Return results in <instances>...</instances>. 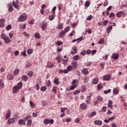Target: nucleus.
Instances as JSON below:
<instances>
[{
	"instance_id": "18",
	"label": "nucleus",
	"mask_w": 127,
	"mask_h": 127,
	"mask_svg": "<svg viewBox=\"0 0 127 127\" xmlns=\"http://www.w3.org/2000/svg\"><path fill=\"white\" fill-rule=\"evenodd\" d=\"M54 83H55L56 85H57V86H59V84L60 83V82H59V78L56 77L54 80Z\"/></svg>"
},
{
	"instance_id": "15",
	"label": "nucleus",
	"mask_w": 127,
	"mask_h": 127,
	"mask_svg": "<svg viewBox=\"0 0 127 127\" xmlns=\"http://www.w3.org/2000/svg\"><path fill=\"white\" fill-rule=\"evenodd\" d=\"M79 83V80H78L77 79H74L72 82L71 84L72 85H73L74 86H76L77 87V85H78Z\"/></svg>"
},
{
	"instance_id": "30",
	"label": "nucleus",
	"mask_w": 127,
	"mask_h": 127,
	"mask_svg": "<svg viewBox=\"0 0 127 127\" xmlns=\"http://www.w3.org/2000/svg\"><path fill=\"white\" fill-rule=\"evenodd\" d=\"M116 15L117 17H121L123 15V11H120L117 13Z\"/></svg>"
},
{
	"instance_id": "48",
	"label": "nucleus",
	"mask_w": 127,
	"mask_h": 127,
	"mask_svg": "<svg viewBox=\"0 0 127 127\" xmlns=\"http://www.w3.org/2000/svg\"><path fill=\"white\" fill-rule=\"evenodd\" d=\"M97 100L100 101V102H103V98H102V97H101L100 96H98Z\"/></svg>"
},
{
	"instance_id": "28",
	"label": "nucleus",
	"mask_w": 127,
	"mask_h": 127,
	"mask_svg": "<svg viewBox=\"0 0 127 127\" xmlns=\"http://www.w3.org/2000/svg\"><path fill=\"white\" fill-rule=\"evenodd\" d=\"M54 18H55V14L53 13L52 15L49 16V20H53Z\"/></svg>"
},
{
	"instance_id": "52",
	"label": "nucleus",
	"mask_w": 127,
	"mask_h": 127,
	"mask_svg": "<svg viewBox=\"0 0 127 127\" xmlns=\"http://www.w3.org/2000/svg\"><path fill=\"white\" fill-rule=\"evenodd\" d=\"M91 55L93 56V55H95V54H96V53H97V50H93L92 51H91Z\"/></svg>"
},
{
	"instance_id": "64",
	"label": "nucleus",
	"mask_w": 127,
	"mask_h": 127,
	"mask_svg": "<svg viewBox=\"0 0 127 127\" xmlns=\"http://www.w3.org/2000/svg\"><path fill=\"white\" fill-rule=\"evenodd\" d=\"M62 6H63V5H62V4H59V6H58V9H59V10L60 11H61V10H62V9H63V8H62Z\"/></svg>"
},
{
	"instance_id": "8",
	"label": "nucleus",
	"mask_w": 127,
	"mask_h": 127,
	"mask_svg": "<svg viewBox=\"0 0 127 127\" xmlns=\"http://www.w3.org/2000/svg\"><path fill=\"white\" fill-rule=\"evenodd\" d=\"M47 25H48L47 23L42 24V25L41 26V28L43 31H44L45 29H47Z\"/></svg>"
},
{
	"instance_id": "44",
	"label": "nucleus",
	"mask_w": 127,
	"mask_h": 127,
	"mask_svg": "<svg viewBox=\"0 0 127 127\" xmlns=\"http://www.w3.org/2000/svg\"><path fill=\"white\" fill-rule=\"evenodd\" d=\"M23 34L24 36H25V37H29V36H30V35H29V34L26 33V32H24L23 33Z\"/></svg>"
},
{
	"instance_id": "40",
	"label": "nucleus",
	"mask_w": 127,
	"mask_h": 127,
	"mask_svg": "<svg viewBox=\"0 0 127 127\" xmlns=\"http://www.w3.org/2000/svg\"><path fill=\"white\" fill-rule=\"evenodd\" d=\"M27 52L28 54H31L33 52V50L31 49H28L27 50Z\"/></svg>"
},
{
	"instance_id": "57",
	"label": "nucleus",
	"mask_w": 127,
	"mask_h": 127,
	"mask_svg": "<svg viewBox=\"0 0 127 127\" xmlns=\"http://www.w3.org/2000/svg\"><path fill=\"white\" fill-rule=\"evenodd\" d=\"M103 22V26H106L109 23V21L108 20H105Z\"/></svg>"
},
{
	"instance_id": "53",
	"label": "nucleus",
	"mask_w": 127,
	"mask_h": 127,
	"mask_svg": "<svg viewBox=\"0 0 127 127\" xmlns=\"http://www.w3.org/2000/svg\"><path fill=\"white\" fill-rule=\"evenodd\" d=\"M79 58H80V56L79 55H76L74 57L73 59L75 60V61H77Z\"/></svg>"
},
{
	"instance_id": "33",
	"label": "nucleus",
	"mask_w": 127,
	"mask_h": 127,
	"mask_svg": "<svg viewBox=\"0 0 127 127\" xmlns=\"http://www.w3.org/2000/svg\"><path fill=\"white\" fill-rule=\"evenodd\" d=\"M66 71H68V73L70 72V71H72V69H73V67H72V65H69L66 67Z\"/></svg>"
},
{
	"instance_id": "35",
	"label": "nucleus",
	"mask_w": 127,
	"mask_h": 127,
	"mask_svg": "<svg viewBox=\"0 0 127 127\" xmlns=\"http://www.w3.org/2000/svg\"><path fill=\"white\" fill-rule=\"evenodd\" d=\"M65 32L64 30L62 31L60 33V37H63L64 35H65Z\"/></svg>"
},
{
	"instance_id": "43",
	"label": "nucleus",
	"mask_w": 127,
	"mask_h": 127,
	"mask_svg": "<svg viewBox=\"0 0 127 127\" xmlns=\"http://www.w3.org/2000/svg\"><path fill=\"white\" fill-rule=\"evenodd\" d=\"M85 6H87V7L88 6H90V1L87 0L85 2V4H84Z\"/></svg>"
},
{
	"instance_id": "62",
	"label": "nucleus",
	"mask_w": 127,
	"mask_h": 127,
	"mask_svg": "<svg viewBox=\"0 0 127 127\" xmlns=\"http://www.w3.org/2000/svg\"><path fill=\"white\" fill-rule=\"evenodd\" d=\"M57 7L56 6H54L52 9V12L55 14V10H56Z\"/></svg>"
},
{
	"instance_id": "14",
	"label": "nucleus",
	"mask_w": 127,
	"mask_h": 127,
	"mask_svg": "<svg viewBox=\"0 0 127 127\" xmlns=\"http://www.w3.org/2000/svg\"><path fill=\"white\" fill-rule=\"evenodd\" d=\"M83 36H81V37L77 38L75 40H73L72 42H76V41H77V43H79L80 41H82V40H83L84 38H83Z\"/></svg>"
},
{
	"instance_id": "13",
	"label": "nucleus",
	"mask_w": 127,
	"mask_h": 127,
	"mask_svg": "<svg viewBox=\"0 0 127 127\" xmlns=\"http://www.w3.org/2000/svg\"><path fill=\"white\" fill-rule=\"evenodd\" d=\"M14 122H15L14 118H11L8 119L7 123L8 125H11V124H13Z\"/></svg>"
},
{
	"instance_id": "2",
	"label": "nucleus",
	"mask_w": 127,
	"mask_h": 127,
	"mask_svg": "<svg viewBox=\"0 0 127 127\" xmlns=\"http://www.w3.org/2000/svg\"><path fill=\"white\" fill-rule=\"evenodd\" d=\"M26 19H27V16L25 13L22 14L18 18L19 21H24V20H26Z\"/></svg>"
},
{
	"instance_id": "49",
	"label": "nucleus",
	"mask_w": 127,
	"mask_h": 127,
	"mask_svg": "<svg viewBox=\"0 0 127 127\" xmlns=\"http://www.w3.org/2000/svg\"><path fill=\"white\" fill-rule=\"evenodd\" d=\"M56 89H57V87L54 86L53 87L52 92H54V94H56Z\"/></svg>"
},
{
	"instance_id": "6",
	"label": "nucleus",
	"mask_w": 127,
	"mask_h": 127,
	"mask_svg": "<svg viewBox=\"0 0 127 127\" xmlns=\"http://www.w3.org/2000/svg\"><path fill=\"white\" fill-rule=\"evenodd\" d=\"M111 76L110 74H106L103 77V79L105 81H110V80H111Z\"/></svg>"
},
{
	"instance_id": "63",
	"label": "nucleus",
	"mask_w": 127,
	"mask_h": 127,
	"mask_svg": "<svg viewBox=\"0 0 127 127\" xmlns=\"http://www.w3.org/2000/svg\"><path fill=\"white\" fill-rule=\"evenodd\" d=\"M92 20V15H90L86 18V20Z\"/></svg>"
},
{
	"instance_id": "16",
	"label": "nucleus",
	"mask_w": 127,
	"mask_h": 127,
	"mask_svg": "<svg viewBox=\"0 0 127 127\" xmlns=\"http://www.w3.org/2000/svg\"><path fill=\"white\" fill-rule=\"evenodd\" d=\"M71 67H72L73 69H76L77 67H78V63L77 62H73L71 63Z\"/></svg>"
},
{
	"instance_id": "29",
	"label": "nucleus",
	"mask_w": 127,
	"mask_h": 127,
	"mask_svg": "<svg viewBox=\"0 0 127 127\" xmlns=\"http://www.w3.org/2000/svg\"><path fill=\"white\" fill-rule=\"evenodd\" d=\"M57 29H63V24L59 23L57 27Z\"/></svg>"
},
{
	"instance_id": "50",
	"label": "nucleus",
	"mask_w": 127,
	"mask_h": 127,
	"mask_svg": "<svg viewBox=\"0 0 127 127\" xmlns=\"http://www.w3.org/2000/svg\"><path fill=\"white\" fill-rule=\"evenodd\" d=\"M66 110H68V108L64 107L63 108H62L61 109V111L62 113H64L65 111H66Z\"/></svg>"
},
{
	"instance_id": "12",
	"label": "nucleus",
	"mask_w": 127,
	"mask_h": 127,
	"mask_svg": "<svg viewBox=\"0 0 127 127\" xmlns=\"http://www.w3.org/2000/svg\"><path fill=\"white\" fill-rule=\"evenodd\" d=\"M18 124L20 126H22V125L25 126V120H24V119H21L19 120Z\"/></svg>"
},
{
	"instance_id": "55",
	"label": "nucleus",
	"mask_w": 127,
	"mask_h": 127,
	"mask_svg": "<svg viewBox=\"0 0 127 127\" xmlns=\"http://www.w3.org/2000/svg\"><path fill=\"white\" fill-rule=\"evenodd\" d=\"M50 84H51V81H50V80L46 82V84L47 87H49V86H50Z\"/></svg>"
},
{
	"instance_id": "60",
	"label": "nucleus",
	"mask_w": 127,
	"mask_h": 127,
	"mask_svg": "<svg viewBox=\"0 0 127 127\" xmlns=\"http://www.w3.org/2000/svg\"><path fill=\"white\" fill-rule=\"evenodd\" d=\"M85 66H89L92 65V63L91 62H87L86 64H85Z\"/></svg>"
},
{
	"instance_id": "45",
	"label": "nucleus",
	"mask_w": 127,
	"mask_h": 127,
	"mask_svg": "<svg viewBox=\"0 0 127 127\" xmlns=\"http://www.w3.org/2000/svg\"><path fill=\"white\" fill-rule=\"evenodd\" d=\"M68 59L63 60V64H64V65H66V64H67V63H68Z\"/></svg>"
},
{
	"instance_id": "9",
	"label": "nucleus",
	"mask_w": 127,
	"mask_h": 127,
	"mask_svg": "<svg viewBox=\"0 0 127 127\" xmlns=\"http://www.w3.org/2000/svg\"><path fill=\"white\" fill-rule=\"evenodd\" d=\"M80 108L81 110H86L87 109V105L86 103H82L80 105Z\"/></svg>"
},
{
	"instance_id": "34",
	"label": "nucleus",
	"mask_w": 127,
	"mask_h": 127,
	"mask_svg": "<svg viewBox=\"0 0 127 127\" xmlns=\"http://www.w3.org/2000/svg\"><path fill=\"white\" fill-rule=\"evenodd\" d=\"M56 59L59 63H61V61L62 60V58L61 57L58 56Z\"/></svg>"
},
{
	"instance_id": "36",
	"label": "nucleus",
	"mask_w": 127,
	"mask_h": 127,
	"mask_svg": "<svg viewBox=\"0 0 127 127\" xmlns=\"http://www.w3.org/2000/svg\"><path fill=\"white\" fill-rule=\"evenodd\" d=\"M27 76H28V77H32V76H33V71H29L27 73Z\"/></svg>"
},
{
	"instance_id": "1",
	"label": "nucleus",
	"mask_w": 127,
	"mask_h": 127,
	"mask_svg": "<svg viewBox=\"0 0 127 127\" xmlns=\"http://www.w3.org/2000/svg\"><path fill=\"white\" fill-rule=\"evenodd\" d=\"M22 82H19L17 83V84L13 87V93L14 94H16L17 92H19V91L20 90V89L22 88Z\"/></svg>"
},
{
	"instance_id": "41",
	"label": "nucleus",
	"mask_w": 127,
	"mask_h": 127,
	"mask_svg": "<svg viewBox=\"0 0 127 127\" xmlns=\"http://www.w3.org/2000/svg\"><path fill=\"white\" fill-rule=\"evenodd\" d=\"M113 29V26L112 25L109 26V27L107 29V31L108 33H110V31Z\"/></svg>"
},
{
	"instance_id": "21",
	"label": "nucleus",
	"mask_w": 127,
	"mask_h": 127,
	"mask_svg": "<svg viewBox=\"0 0 127 127\" xmlns=\"http://www.w3.org/2000/svg\"><path fill=\"white\" fill-rule=\"evenodd\" d=\"M4 41L5 43L7 44L9 43L11 40L9 39V37L7 36L6 38L4 39Z\"/></svg>"
},
{
	"instance_id": "3",
	"label": "nucleus",
	"mask_w": 127,
	"mask_h": 127,
	"mask_svg": "<svg viewBox=\"0 0 127 127\" xmlns=\"http://www.w3.org/2000/svg\"><path fill=\"white\" fill-rule=\"evenodd\" d=\"M43 123L44 125H48L49 124H51V125H53L54 123V120L53 119L50 120L49 119H45L44 120Z\"/></svg>"
},
{
	"instance_id": "7",
	"label": "nucleus",
	"mask_w": 127,
	"mask_h": 127,
	"mask_svg": "<svg viewBox=\"0 0 127 127\" xmlns=\"http://www.w3.org/2000/svg\"><path fill=\"white\" fill-rule=\"evenodd\" d=\"M5 21V20L3 18L0 19V27L3 28L4 27V22Z\"/></svg>"
},
{
	"instance_id": "46",
	"label": "nucleus",
	"mask_w": 127,
	"mask_h": 127,
	"mask_svg": "<svg viewBox=\"0 0 127 127\" xmlns=\"http://www.w3.org/2000/svg\"><path fill=\"white\" fill-rule=\"evenodd\" d=\"M21 54L23 56H24V57H26V56H27V55H26V51H25V50L21 53Z\"/></svg>"
},
{
	"instance_id": "42",
	"label": "nucleus",
	"mask_w": 127,
	"mask_h": 127,
	"mask_svg": "<svg viewBox=\"0 0 127 127\" xmlns=\"http://www.w3.org/2000/svg\"><path fill=\"white\" fill-rule=\"evenodd\" d=\"M76 33V32H75V30H73L70 33L69 36L70 37H72L73 35H75V34Z\"/></svg>"
},
{
	"instance_id": "11",
	"label": "nucleus",
	"mask_w": 127,
	"mask_h": 127,
	"mask_svg": "<svg viewBox=\"0 0 127 127\" xmlns=\"http://www.w3.org/2000/svg\"><path fill=\"white\" fill-rule=\"evenodd\" d=\"M103 124V122L101 120H96L94 121V124L96 125V126H102Z\"/></svg>"
},
{
	"instance_id": "59",
	"label": "nucleus",
	"mask_w": 127,
	"mask_h": 127,
	"mask_svg": "<svg viewBox=\"0 0 127 127\" xmlns=\"http://www.w3.org/2000/svg\"><path fill=\"white\" fill-rule=\"evenodd\" d=\"M102 84H99L97 85L98 90H101L102 89Z\"/></svg>"
},
{
	"instance_id": "39",
	"label": "nucleus",
	"mask_w": 127,
	"mask_h": 127,
	"mask_svg": "<svg viewBox=\"0 0 127 127\" xmlns=\"http://www.w3.org/2000/svg\"><path fill=\"white\" fill-rule=\"evenodd\" d=\"M0 88H2V89H3L4 88V83L3 82H2V80H1L0 81Z\"/></svg>"
},
{
	"instance_id": "20",
	"label": "nucleus",
	"mask_w": 127,
	"mask_h": 127,
	"mask_svg": "<svg viewBox=\"0 0 127 127\" xmlns=\"http://www.w3.org/2000/svg\"><path fill=\"white\" fill-rule=\"evenodd\" d=\"M59 74H68V71H67V70L64 69H60L59 72Z\"/></svg>"
},
{
	"instance_id": "22",
	"label": "nucleus",
	"mask_w": 127,
	"mask_h": 127,
	"mask_svg": "<svg viewBox=\"0 0 127 127\" xmlns=\"http://www.w3.org/2000/svg\"><path fill=\"white\" fill-rule=\"evenodd\" d=\"M81 71H82V73L83 74H84V75H87V74H89V71H88L87 68H84Z\"/></svg>"
},
{
	"instance_id": "47",
	"label": "nucleus",
	"mask_w": 127,
	"mask_h": 127,
	"mask_svg": "<svg viewBox=\"0 0 127 127\" xmlns=\"http://www.w3.org/2000/svg\"><path fill=\"white\" fill-rule=\"evenodd\" d=\"M46 86H42L41 88V91H42V92H45V91H46Z\"/></svg>"
},
{
	"instance_id": "58",
	"label": "nucleus",
	"mask_w": 127,
	"mask_h": 127,
	"mask_svg": "<svg viewBox=\"0 0 127 127\" xmlns=\"http://www.w3.org/2000/svg\"><path fill=\"white\" fill-rule=\"evenodd\" d=\"M79 93H80V90H75L73 92V95H78V94H79Z\"/></svg>"
},
{
	"instance_id": "32",
	"label": "nucleus",
	"mask_w": 127,
	"mask_h": 127,
	"mask_svg": "<svg viewBox=\"0 0 127 127\" xmlns=\"http://www.w3.org/2000/svg\"><path fill=\"white\" fill-rule=\"evenodd\" d=\"M86 90H87V88H86V86L82 85L81 86V91L82 92V93L85 92Z\"/></svg>"
},
{
	"instance_id": "17",
	"label": "nucleus",
	"mask_w": 127,
	"mask_h": 127,
	"mask_svg": "<svg viewBox=\"0 0 127 127\" xmlns=\"http://www.w3.org/2000/svg\"><path fill=\"white\" fill-rule=\"evenodd\" d=\"M91 96H88L87 97V100H86V104L87 105H90L91 104Z\"/></svg>"
},
{
	"instance_id": "23",
	"label": "nucleus",
	"mask_w": 127,
	"mask_h": 127,
	"mask_svg": "<svg viewBox=\"0 0 127 127\" xmlns=\"http://www.w3.org/2000/svg\"><path fill=\"white\" fill-rule=\"evenodd\" d=\"M108 107L110 109H113V101L112 100H109L108 103Z\"/></svg>"
},
{
	"instance_id": "19",
	"label": "nucleus",
	"mask_w": 127,
	"mask_h": 127,
	"mask_svg": "<svg viewBox=\"0 0 127 127\" xmlns=\"http://www.w3.org/2000/svg\"><path fill=\"white\" fill-rule=\"evenodd\" d=\"M99 83V78H94L93 80L92 83L94 85H97Z\"/></svg>"
},
{
	"instance_id": "25",
	"label": "nucleus",
	"mask_w": 127,
	"mask_h": 127,
	"mask_svg": "<svg viewBox=\"0 0 127 127\" xmlns=\"http://www.w3.org/2000/svg\"><path fill=\"white\" fill-rule=\"evenodd\" d=\"M22 80H23L24 82H26L27 80H28V77H27L26 75H22Z\"/></svg>"
},
{
	"instance_id": "51",
	"label": "nucleus",
	"mask_w": 127,
	"mask_h": 127,
	"mask_svg": "<svg viewBox=\"0 0 127 127\" xmlns=\"http://www.w3.org/2000/svg\"><path fill=\"white\" fill-rule=\"evenodd\" d=\"M11 25H8L6 27V30H10V29H11Z\"/></svg>"
},
{
	"instance_id": "26",
	"label": "nucleus",
	"mask_w": 127,
	"mask_h": 127,
	"mask_svg": "<svg viewBox=\"0 0 127 127\" xmlns=\"http://www.w3.org/2000/svg\"><path fill=\"white\" fill-rule=\"evenodd\" d=\"M35 37L37 38V39H39L41 36H40V34L38 32H36L35 34Z\"/></svg>"
},
{
	"instance_id": "38",
	"label": "nucleus",
	"mask_w": 127,
	"mask_h": 127,
	"mask_svg": "<svg viewBox=\"0 0 127 127\" xmlns=\"http://www.w3.org/2000/svg\"><path fill=\"white\" fill-rule=\"evenodd\" d=\"M113 93L115 95H118V94H119V89H118V88H114L113 90Z\"/></svg>"
},
{
	"instance_id": "56",
	"label": "nucleus",
	"mask_w": 127,
	"mask_h": 127,
	"mask_svg": "<svg viewBox=\"0 0 127 127\" xmlns=\"http://www.w3.org/2000/svg\"><path fill=\"white\" fill-rule=\"evenodd\" d=\"M1 37L2 39L4 40L6 37H7V36H6L4 34H2L1 35Z\"/></svg>"
},
{
	"instance_id": "5",
	"label": "nucleus",
	"mask_w": 127,
	"mask_h": 127,
	"mask_svg": "<svg viewBox=\"0 0 127 127\" xmlns=\"http://www.w3.org/2000/svg\"><path fill=\"white\" fill-rule=\"evenodd\" d=\"M19 4L18 0H16V2H14V1H13V5L17 9H19V5H18Z\"/></svg>"
},
{
	"instance_id": "61",
	"label": "nucleus",
	"mask_w": 127,
	"mask_h": 127,
	"mask_svg": "<svg viewBox=\"0 0 127 127\" xmlns=\"http://www.w3.org/2000/svg\"><path fill=\"white\" fill-rule=\"evenodd\" d=\"M75 88H77V86L72 84L70 87V90H74Z\"/></svg>"
},
{
	"instance_id": "24",
	"label": "nucleus",
	"mask_w": 127,
	"mask_h": 127,
	"mask_svg": "<svg viewBox=\"0 0 127 127\" xmlns=\"http://www.w3.org/2000/svg\"><path fill=\"white\" fill-rule=\"evenodd\" d=\"M7 78L8 80H12L13 79V75H12L10 73L7 74Z\"/></svg>"
},
{
	"instance_id": "37",
	"label": "nucleus",
	"mask_w": 127,
	"mask_h": 127,
	"mask_svg": "<svg viewBox=\"0 0 127 127\" xmlns=\"http://www.w3.org/2000/svg\"><path fill=\"white\" fill-rule=\"evenodd\" d=\"M29 103L31 108H35V104L33 102L30 101Z\"/></svg>"
},
{
	"instance_id": "54",
	"label": "nucleus",
	"mask_w": 127,
	"mask_h": 127,
	"mask_svg": "<svg viewBox=\"0 0 127 127\" xmlns=\"http://www.w3.org/2000/svg\"><path fill=\"white\" fill-rule=\"evenodd\" d=\"M42 105L43 107H45V106L47 105V102L45 101H43L42 103Z\"/></svg>"
},
{
	"instance_id": "4",
	"label": "nucleus",
	"mask_w": 127,
	"mask_h": 127,
	"mask_svg": "<svg viewBox=\"0 0 127 127\" xmlns=\"http://www.w3.org/2000/svg\"><path fill=\"white\" fill-rule=\"evenodd\" d=\"M11 116V111L10 110L8 109L6 112V120H7V119H9L10 118V116Z\"/></svg>"
},
{
	"instance_id": "31",
	"label": "nucleus",
	"mask_w": 127,
	"mask_h": 127,
	"mask_svg": "<svg viewBox=\"0 0 127 127\" xmlns=\"http://www.w3.org/2000/svg\"><path fill=\"white\" fill-rule=\"evenodd\" d=\"M88 82H89V77H88V76L84 77V78L83 79V82L87 83H88Z\"/></svg>"
},
{
	"instance_id": "10",
	"label": "nucleus",
	"mask_w": 127,
	"mask_h": 127,
	"mask_svg": "<svg viewBox=\"0 0 127 127\" xmlns=\"http://www.w3.org/2000/svg\"><path fill=\"white\" fill-rule=\"evenodd\" d=\"M119 56H120L119 54L115 53L113 54L112 58L115 60H118L119 59Z\"/></svg>"
},
{
	"instance_id": "27",
	"label": "nucleus",
	"mask_w": 127,
	"mask_h": 127,
	"mask_svg": "<svg viewBox=\"0 0 127 127\" xmlns=\"http://www.w3.org/2000/svg\"><path fill=\"white\" fill-rule=\"evenodd\" d=\"M13 74L15 76L18 75V74H19V69L17 68L15 69L14 71Z\"/></svg>"
}]
</instances>
